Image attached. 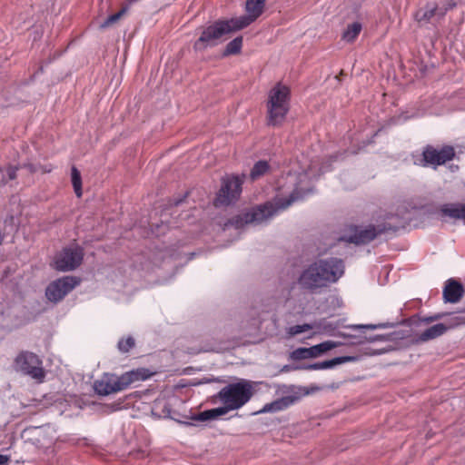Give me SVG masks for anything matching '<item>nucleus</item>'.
<instances>
[{"mask_svg": "<svg viewBox=\"0 0 465 465\" xmlns=\"http://www.w3.org/2000/svg\"><path fill=\"white\" fill-rule=\"evenodd\" d=\"M361 28L362 27L361 23H352L351 25H348L347 29L344 31L342 38L347 42L354 41L361 33Z\"/></svg>", "mask_w": 465, "mask_h": 465, "instance_id": "23", "label": "nucleus"}, {"mask_svg": "<svg viewBox=\"0 0 465 465\" xmlns=\"http://www.w3.org/2000/svg\"><path fill=\"white\" fill-rule=\"evenodd\" d=\"M242 45V37H235L232 41H230L225 48L224 54H238Z\"/></svg>", "mask_w": 465, "mask_h": 465, "instance_id": "29", "label": "nucleus"}, {"mask_svg": "<svg viewBox=\"0 0 465 465\" xmlns=\"http://www.w3.org/2000/svg\"><path fill=\"white\" fill-rule=\"evenodd\" d=\"M181 202H182V200L175 201V202H174V204H175V205H178Z\"/></svg>", "mask_w": 465, "mask_h": 465, "instance_id": "38", "label": "nucleus"}, {"mask_svg": "<svg viewBox=\"0 0 465 465\" xmlns=\"http://www.w3.org/2000/svg\"><path fill=\"white\" fill-rule=\"evenodd\" d=\"M268 170V163L266 161H259L253 165L250 176L252 180H255L263 175Z\"/></svg>", "mask_w": 465, "mask_h": 465, "instance_id": "27", "label": "nucleus"}, {"mask_svg": "<svg viewBox=\"0 0 465 465\" xmlns=\"http://www.w3.org/2000/svg\"><path fill=\"white\" fill-rule=\"evenodd\" d=\"M293 357L295 359H309L311 356V350L309 348H299L293 351Z\"/></svg>", "mask_w": 465, "mask_h": 465, "instance_id": "33", "label": "nucleus"}, {"mask_svg": "<svg viewBox=\"0 0 465 465\" xmlns=\"http://www.w3.org/2000/svg\"><path fill=\"white\" fill-rule=\"evenodd\" d=\"M357 338L359 339L357 342L360 344L365 343V342L373 343L376 341H389L392 340L391 334L370 335V336L360 334L359 336H357Z\"/></svg>", "mask_w": 465, "mask_h": 465, "instance_id": "25", "label": "nucleus"}, {"mask_svg": "<svg viewBox=\"0 0 465 465\" xmlns=\"http://www.w3.org/2000/svg\"><path fill=\"white\" fill-rule=\"evenodd\" d=\"M448 330V327L443 323H437L422 332L419 334L418 341H428L433 339H436L441 335H443L446 331Z\"/></svg>", "mask_w": 465, "mask_h": 465, "instance_id": "21", "label": "nucleus"}, {"mask_svg": "<svg viewBox=\"0 0 465 465\" xmlns=\"http://www.w3.org/2000/svg\"><path fill=\"white\" fill-rule=\"evenodd\" d=\"M80 282V278L75 276L61 277L49 283L45 290V296L48 301L56 303L79 285Z\"/></svg>", "mask_w": 465, "mask_h": 465, "instance_id": "10", "label": "nucleus"}, {"mask_svg": "<svg viewBox=\"0 0 465 465\" xmlns=\"http://www.w3.org/2000/svg\"><path fill=\"white\" fill-rule=\"evenodd\" d=\"M444 316V313H435L431 316L422 317L420 319V322L422 323H430L438 320H440Z\"/></svg>", "mask_w": 465, "mask_h": 465, "instance_id": "35", "label": "nucleus"}, {"mask_svg": "<svg viewBox=\"0 0 465 465\" xmlns=\"http://www.w3.org/2000/svg\"><path fill=\"white\" fill-rule=\"evenodd\" d=\"M355 361H356V357H354V356H340V357H335L333 359L323 361L305 364L301 368L303 370H307V371L328 370V369H333L340 364Z\"/></svg>", "mask_w": 465, "mask_h": 465, "instance_id": "15", "label": "nucleus"}, {"mask_svg": "<svg viewBox=\"0 0 465 465\" xmlns=\"http://www.w3.org/2000/svg\"><path fill=\"white\" fill-rule=\"evenodd\" d=\"M229 411H232L231 408L228 407V404H223L222 407L211 409L200 412L198 414H194L191 417V422H184L188 425H197L198 423H202L207 420H214L222 415L226 414Z\"/></svg>", "mask_w": 465, "mask_h": 465, "instance_id": "16", "label": "nucleus"}, {"mask_svg": "<svg viewBox=\"0 0 465 465\" xmlns=\"http://www.w3.org/2000/svg\"><path fill=\"white\" fill-rule=\"evenodd\" d=\"M440 212L442 216L451 219H465V203H444Z\"/></svg>", "mask_w": 465, "mask_h": 465, "instance_id": "19", "label": "nucleus"}, {"mask_svg": "<svg viewBox=\"0 0 465 465\" xmlns=\"http://www.w3.org/2000/svg\"><path fill=\"white\" fill-rule=\"evenodd\" d=\"M330 170L329 166L322 165L317 173L315 165L311 164L302 172H288L285 177L278 181V189L283 197L278 195L274 198V203L268 202L247 211L241 216V223L245 224L267 223L278 212L287 209L293 203L312 193L314 180Z\"/></svg>", "mask_w": 465, "mask_h": 465, "instance_id": "1", "label": "nucleus"}, {"mask_svg": "<svg viewBox=\"0 0 465 465\" xmlns=\"http://www.w3.org/2000/svg\"><path fill=\"white\" fill-rule=\"evenodd\" d=\"M295 401V398L292 396H285L276 401H273L270 403H266L262 409L259 411L261 413L267 412H277L288 408L290 405L293 404Z\"/></svg>", "mask_w": 465, "mask_h": 465, "instance_id": "20", "label": "nucleus"}, {"mask_svg": "<svg viewBox=\"0 0 465 465\" xmlns=\"http://www.w3.org/2000/svg\"><path fill=\"white\" fill-rule=\"evenodd\" d=\"M128 7H123L119 12L109 15L102 24L101 27L105 28L117 22L127 11Z\"/></svg>", "mask_w": 465, "mask_h": 465, "instance_id": "31", "label": "nucleus"}, {"mask_svg": "<svg viewBox=\"0 0 465 465\" xmlns=\"http://www.w3.org/2000/svg\"><path fill=\"white\" fill-rule=\"evenodd\" d=\"M455 4L449 1L447 4L439 5L436 3H429L415 14V19L420 24H428L440 20Z\"/></svg>", "mask_w": 465, "mask_h": 465, "instance_id": "11", "label": "nucleus"}, {"mask_svg": "<svg viewBox=\"0 0 465 465\" xmlns=\"http://www.w3.org/2000/svg\"><path fill=\"white\" fill-rule=\"evenodd\" d=\"M289 89L282 84H277L268 94L267 121L269 125L281 124L289 111Z\"/></svg>", "mask_w": 465, "mask_h": 465, "instance_id": "4", "label": "nucleus"}, {"mask_svg": "<svg viewBox=\"0 0 465 465\" xmlns=\"http://www.w3.org/2000/svg\"><path fill=\"white\" fill-rule=\"evenodd\" d=\"M463 286L455 280L450 279L443 289V298L446 302L455 303L463 295Z\"/></svg>", "mask_w": 465, "mask_h": 465, "instance_id": "17", "label": "nucleus"}, {"mask_svg": "<svg viewBox=\"0 0 465 465\" xmlns=\"http://www.w3.org/2000/svg\"><path fill=\"white\" fill-rule=\"evenodd\" d=\"M345 265L341 258L325 257L311 262L299 272L296 282L284 296L285 306L296 313L304 311L307 295L318 294L336 283L344 274Z\"/></svg>", "mask_w": 465, "mask_h": 465, "instance_id": "2", "label": "nucleus"}, {"mask_svg": "<svg viewBox=\"0 0 465 465\" xmlns=\"http://www.w3.org/2000/svg\"><path fill=\"white\" fill-rule=\"evenodd\" d=\"M8 461L7 456L0 454V465H4Z\"/></svg>", "mask_w": 465, "mask_h": 465, "instance_id": "37", "label": "nucleus"}, {"mask_svg": "<svg viewBox=\"0 0 465 465\" xmlns=\"http://www.w3.org/2000/svg\"><path fill=\"white\" fill-rule=\"evenodd\" d=\"M14 369L38 383L45 381V371L43 368V361L35 353L21 351L14 361Z\"/></svg>", "mask_w": 465, "mask_h": 465, "instance_id": "7", "label": "nucleus"}, {"mask_svg": "<svg viewBox=\"0 0 465 465\" xmlns=\"http://www.w3.org/2000/svg\"><path fill=\"white\" fill-rule=\"evenodd\" d=\"M148 377L149 374L145 369L133 370L120 376V383L125 390L133 383L145 381Z\"/></svg>", "mask_w": 465, "mask_h": 465, "instance_id": "18", "label": "nucleus"}, {"mask_svg": "<svg viewBox=\"0 0 465 465\" xmlns=\"http://www.w3.org/2000/svg\"><path fill=\"white\" fill-rule=\"evenodd\" d=\"M312 326L310 324L304 323L301 325H294L289 328V333L291 335H297L302 333L308 330H311Z\"/></svg>", "mask_w": 465, "mask_h": 465, "instance_id": "32", "label": "nucleus"}, {"mask_svg": "<svg viewBox=\"0 0 465 465\" xmlns=\"http://www.w3.org/2000/svg\"><path fill=\"white\" fill-rule=\"evenodd\" d=\"M252 396V386L247 381L230 383L217 394L223 404H228L231 410H239L245 405Z\"/></svg>", "mask_w": 465, "mask_h": 465, "instance_id": "5", "label": "nucleus"}, {"mask_svg": "<svg viewBox=\"0 0 465 465\" xmlns=\"http://www.w3.org/2000/svg\"><path fill=\"white\" fill-rule=\"evenodd\" d=\"M71 176H72V184H73L74 193L77 197H81L82 196V178H81L80 172L74 166L72 167Z\"/></svg>", "mask_w": 465, "mask_h": 465, "instance_id": "26", "label": "nucleus"}, {"mask_svg": "<svg viewBox=\"0 0 465 465\" xmlns=\"http://www.w3.org/2000/svg\"><path fill=\"white\" fill-rule=\"evenodd\" d=\"M169 225L162 223V224H155V227L153 229V233L156 236H160L161 234H164L165 231L168 230Z\"/></svg>", "mask_w": 465, "mask_h": 465, "instance_id": "34", "label": "nucleus"}, {"mask_svg": "<svg viewBox=\"0 0 465 465\" xmlns=\"http://www.w3.org/2000/svg\"><path fill=\"white\" fill-rule=\"evenodd\" d=\"M244 175H226L222 179L221 188L215 198L216 206H228L234 203L242 193Z\"/></svg>", "mask_w": 465, "mask_h": 465, "instance_id": "8", "label": "nucleus"}, {"mask_svg": "<svg viewBox=\"0 0 465 465\" xmlns=\"http://www.w3.org/2000/svg\"><path fill=\"white\" fill-rule=\"evenodd\" d=\"M94 389L97 394L103 396L124 390L120 383V376L112 373H105L101 379L95 381Z\"/></svg>", "mask_w": 465, "mask_h": 465, "instance_id": "13", "label": "nucleus"}, {"mask_svg": "<svg viewBox=\"0 0 465 465\" xmlns=\"http://www.w3.org/2000/svg\"><path fill=\"white\" fill-rule=\"evenodd\" d=\"M455 153L451 146H443L436 149L432 146H427L422 153V162L424 166H433L445 163L453 158Z\"/></svg>", "mask_w": 465, "mask_h": 465, "instance_id": "12", "label": "nucleus"}, {"mask_svg": "<svg viewBox=\"0 0 465 465\" xmlns=\"http://www.w3.org/2000/svg\"><path fill=\"white\" fill-rule=\"evenodd\" d=\"M398 228L397 224L391 223H382L377 225H355L351 228V233L349 235L342 236L341 239L355 243V244H366L374 240L379 234L387 232L390 231L395 232Z\"/></svg>", "mask_w": 465, "mask_h": 465, "instance_id": "6", "label": "nucleus"}, {"mask_svg": "<svg viewBox=\"0 0 465 465\" xmlns=\"http://www.w3.org/2000/svg\"><path fill=\"white\" fill-rule=\"evenodd\" d=\"M135 345V341L132 336L122 338L118 341L117 348L121 352H128Z\"/></svg>", "mask_w": 465, "mask_h": 465, "instance_id": "30", "label": "nucleus"}, {"mask_svg": "<svg viewBox=\"0 0 465 465\" xmlns=\"http://www.w3.org/2000/svg\"><path fill=\"white\" fill-rule=\"evenodd\" d=\"M265 0H246V15L237 17L240 27H247L254 22L263 12Z\"/></svg>", "mask_w": 465, "mask_h": 465, "instance_id": "14", "label": "nucleus"}, {"mask_svg": "<svg viewBox=\"0 0 465 465\" xmlns=\"http://www.w3.org/2000/svg\"><path fill=\"white\" fill-rule=\"evenodd\" d=\"M236 18L218 20L203 29L193 48L197 52L204 51L221 44L229 34L242 29Z\"/></svg>", "mask_w": 465, "mask_h": 465, "instance_id": "3", "label": "nucleus"}, {"mask_svg": "<svg viewBox=\"0 0 465 465\" xmlns=\"http://www.w3.org/2000/svg\"><path fill=\"white\" fill-rule=\"evenodd\" d=\"M84 259L83 248L77 244L63 248L54 257V267L59 272L74 271Z\"/></svg>", "mask_w": 465, "mask_h": 465, "instance_id": "9", "label": "nucleus"}, {"mask_svg": "<svg viewBox=\"0 0 465 465\" xmlns=\"http://www.w3.org/2000/svg\"><path fill=\"white\" fill-rule=\"evenodd\" d=\"M18 168L16 166H8L7 168L0 167V184L4 185L10 180H14L16 177V172Z\"/></svg>", "mask_w": 465, "mask_h": 465, "instance_id": "24", "label": "nucleus"}, {"mask_svg": "<svg viewBox=\"0 0 465 465\" xmlns=\"http://www.w3.org/2000/svg\"><path fill=\"white\" fill-rule=\"evenodd\" d=\"M393 327V324L391 322H382L378 324H357L351 325L349 328L351 330H358L363 333L365 330H377V329H388Z\"/></svg>", "mask_w": 465, "mask_h": 465, "instance_id": "28", "label": "nucleus"}, {"mask_svg": "<svg viewBox=\"0 0 465 465\" xmlns=\"http://www.w3.org/2000/svg\"><path fill=\"white\" fill-rule=\"evenodd\" d=\"M386 351H387V350H385V349H379V350L370 352V355H381V354L385 353Z\"/></svg>", "mask_w": 465, "mask_h": 465, "instance_id": "36", "label": "nucleus"}, {"mask_svg": "<svg viewBox=\"0 0 465 465\" xmlns=\"http://www.w3.org/2000/svg\"><path fill=\"white\" fill-rule=\"evenodd\" d=\"M335 347H336V343L332 341H326L322 343L313 345V346L310 347L311 356L312 358H316Z\"/></svg>", "mask_w": 465, "mask_h": 465, "instance_id": "22", "label": "nucleus"}]
</instances>
